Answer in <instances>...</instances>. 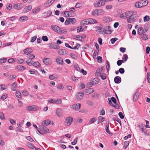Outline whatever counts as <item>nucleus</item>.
<instances>
[{
	"label": "nucleus",
	"instance_id": "nucleus-31",
	"mask_svg": "<svg viewBox=\"0 0 150 150\" xmlns=\"http://www.w3.org/2000/svg\"><path fill=\"white\" fill-rule=\"evenodd\" d=\"M40 7H36L33 9V13H36L40 11Z\"/></svg>",
	"mask_w": 150,
	"mask_h": 150
},
{
	"label": "nucleus",
	"instance_id": "nucleus-30",
	"mask_svg": "<svg viewBox=\"0 0 150 150\" xmlns=\"http://www.w3.org/2000/svg\"><path fill=\"white\" fill-rule=\"evenodd\" d=\"M89 24L97 23L98 22L94 19L91 18H89Z\"/></svg>",
	"mask_w": 150,
	"mask_h": 150
},
{
	"label": "nucleus",
	"instance_id": "nucleus-9",
	"mask_svg": "<svg viewBox=\"0 0 150 150\" xmlns=\"http://www.w3.org/2000/svg\"><path fill=\"white\" fill-rule=\"evenodd\" d=\"M108 100L109 101V104L112 106H113V104L112 103V102L114 104L116 103L117 102L116 99L113 97H112L111 98H108Z\"/></svg>",
	"mask_w": 150,
	"mask_h": 150
},
{
	"label": "nucleus",
	"instance_id": "nucleus-10",
	"mask_svg": "<svg viewBox=\"0 0 150 150\" xmlns=\"http://www.w3.org/2000/svg\"><path fill=\"white\" fill-rule=\"evenodd\" d=\"M130 11H128L125 13H123L120 15V17L123 18H127L129 16H130Z\"/></svg>",
	"mask_w": 150,
	"mask_h": 150
},
{
	"label": "nucleus",
	"instance_id": "nucleus-49",
	"mask_svg": "<svg viewBox=\"0 0 150 150\" xmlns=\"http://www.w3.org/2000/svg\"><path fill=\"white\" fill-rule=\"evenodd\" d=\"M32 61V60L31 59H28L26 61V63L29 66H31L32 65V63L31 62Z\"/></svg>",
	"mask_w": 150,
	"mask_h": 150
},
{
	"label": "nucleus",
	"instance_id": "nucleus-28",
	"mask_svg": "<svg viewBox=\"0 0 150 150\" xmlns=\"http://www.w3.org/2000/svg\"><path fill=\"white\" fill-rule=\"evenodd\" d=\"M81 23V25L89 24V18L86 19L82 21Z\"/></svg>",
	"mask_w": 150,
	"mask_h": 150
},
{
	"label": "nucleus",
	"instance_id": "nucleus-26",
	"mask_svg": "<svg viewBox=\"0 0 150 150\" xmlns=\"http://www.w3.org/2000/svg\"><path fill=\"white\" fill-rule=\"evenodd\" d=\"M103 20L106 23H108L111 21L112 19L110 17H105L103 18Z\"/></svg>",
	"mask_w": 150,
	"mask_h": 150
},
{
	"label": "nucleus",
	"instance_id": "nucleus-20",
	"mask_svg": "<svg viewBox=\"0 0 150 150\" xmlns=\"http://www.w3.org/2000/svg\"><path fill=\"white\" fill-rule=\"evenodd\" d=\"M135 6L137 8H140L143 7L141 0H140L135 4Z\"/></svg>",
	"mask_w": 150,
	"mask_h": 150
},
{
	"label": "nucleus",
	"instance_id": "nucleus-33",
	"mask_svg": "<svg viewBox=\"0 0 150 150\" xmlns=\"http://www.w3.org/2000/svg\"><path fill=\"white\" fill-rule=\"evenodd\" d=\"M27 145L28 147L32 149H33L35 148V146L33 144L29 142L27 143Z\"/></svg>",
	"mask_w": 150,
	"mask_h": 150
},
{
	"label": "nucleus",
	"instance_id": "nucleus-4",
	"mask_svg": "<svg viewBox=\"0 0 150 150\" xmlns=\"http://www.w3.org/2000/svg\"><path fill=\"white\" fill-rule=\"evenodd\" d=\"M38 109V107L35 105L29 106L26 108V110L29 111H36Z\"/></svg>",
	"mask_w": 150,
	"mask_h": 150
},
{
	"label": "nucleus",
	"instance_id": "nucleus-61",
	"mask_svg": "<svg viewBox=\"0 0 150 150\" xmlns=\"http://www.w3.org/2000/svg\"><path fill=\"white\" fill-rule=\"evenodd\" d=\"M118 115L121 119H124V117L122 112H120L118 113Z\"/></svg>",
	"mask_w": 150,
	"mask_h": 150
},
{
	"label": "nucleus",
	"instance_id": "nucleus-47",
	"mask_svg": "<svg viewBox=\"0 0 150 150\" xmlns=\"http://www.w3.org/2000/svg\"><path fill=\"white\" fill-rule=\"evenodd\" d=\"M128 59V56L127 54H124L123 55L122 59L125 62L127 61Z\"/></svg>",
	"mask_w": 150,
	"mask_h": 150
},
{
	"label": "nucleus",
	"instance_id": "nucleus-1",
	"mask_svg": "<svg viewBox=\"0 0 150 150\" xmlns=\"http://www.w3.org/2000/svg\"><path fill=\"white\" fill-rule=\"evenodd\" d=\"M38 129H40L41 132L45 134L50 133L51 132V131L46 126L40 125L39 126Z\"/></svg>",
	"mask_w": 150,
	"mask_h": 150
},
{
	"label": "nucleus",
	"instance_id": "nucleus-23",
	"mask_svg": "<svg viewBox=\"0 0 150 150\" xmlns=\"http://www.w3.org/2000/svg\"><path fill=\"white\" fill-rule=\"evenodd\" d=\"M17 85V83L16 82H15L12 83L11 85V89L13 91H15L16 90V86Z\"/></svg>",
	"mask_w": 150,
	"mask_h": 150
},
{
	"label": "nucleus",
	"instance_id": "nucleus-38",
	"mask_svg": "<svg viewBox=\"0 0 150 150\" xmlns=\"http://www.w3.org/2000/svg\"><path fill=\"white\" fill-rule=\"evenodd\" d=\"M96 120V118H93L91 119L89 122L88 124L90 125L92 123H93Z\"/></svg>",
	"mask_w": 150,
	"mask_h": 150
},
{
	"label": "nucleus",
	"instance_id": "nucleus-56",
	"mask_svg": "<svg viewBox=\"0 0 150 150\" xmlns=\"http://www.w3.org/2000/svg\"><path fill=\"white\" fill-rule=\"evenodd\" d=\"M129 142L128 141H126L125 142L124 146L125 147V149H126L127 147L129 145Z\"/></svg>",
	"mask_w": 150,
	"mask_h": 150
},
{
	"label": "nucleus",
	"instance_id": "nucleus-41",
	"mask_svg": "<svg viewBox=\"0 0 150 150\" xmlns=\"http://www.w3.org/2000/svg\"><path fill=\"white\" fill-rule=\"evenodd\" d=\"M68 19L69 20L70 23H72L73 24L76 22V20L74 18H69Z\"/></svg>",
	"mask_w": 150,
	"mask_h": 150
},
{
	"label": "nucleus",
	"instance_id": "nucleus-34",
	"mask_svg": "<svg viewBox=\"0 0 150 150\" xmlns=\"http://www.w3.org/2000/svg\"><path fill=\"white\" fill-rule=\"evenodd\" d=\"M104 120V118L102 116L99 117L98 119V124L101 123Z\"/></svg>",
	"mask_w": 150,
	"mask_h": 150
},
{
	"label": "nucleus",
	"instance_id": "nucleus-36",
	"mask_svg": "<svg viewBox=\"0 0 150 150\" xmlns=\"http://www.w3.org/2000/svg\"><path fill=\"white\" fill-rule=\"evenodd\" d=\"M49 79L51 80L56 79L57 78V76L56 74H53L50 75L49 76Z\"/></svg>",
	"mask_w": 150,
	"mask_h": 150
},
{
	"label": "nucleus",
	"instance_id": "nucleus-18",
	"mask_svg": "<svg viewBox=\"0 0 150 150\" xmlns=\"http://www.w3.org/2000/svg\"><path fill=\"white\" fill-rule=\"evenodd\" d=\"M25 54H29L33 52V50L31 48H27L23 50Z\"/></svg>",
	"mask_w": 150,
	"mask_h": 150
},
{
	"label": "nucleus",
	"instance_id": "nucleus-22",
	"mask_svg": "<svg viewBox=\"0 0 150 150\" xmlns=\"http://www.w3.org/2000/svg\"><path fill=\"white\" fill-rule=\"evenodd\" d=\"M114 81L115 83H119L121 82V79L120 77L117 76L115 77Z\"/></svg>",
	"mask_w": 150,
	"mask_h": 150
},
{
	"label": "nucleus",
	"instance_id": "nucleus-63",
	"mask_svg": "<svg viewBox=\"0 0 150 150\" xmlns=\"http://www.w3.org/2000/svg\"><path fill=\"white\" fill-rule=\"evenodd\" d=\"M27 18V17L25 16H23L20 17L19 18V20L21 21H23L24 20H25Z\"/></svg>",
	"mask_w": 150,
	"mask_h": 150
},
{
	"label": "nucleus",
	"instance_id": "nucleus-11",
	"mask_svg": "<svg viewBox=\"0 0 150 150\" xmlns=\"http://www.w3.org/2000/svg\"><path fill=\"white\" fill-rule=\"evenodd\" d=\"M58 53L59 54L62 55H66L68 53V52L64 49H62L59 50L58 51Z\"/></svg>",
	"mask_w": 150,
	"mask_h": 150
},
{
	"label": "nucleus",
	"instance_id": "nucleus-42",
	"mask_svg": "<svg viewBox=\"0 0 150 150\" xmlns=\"http://www.w3.org/2000/svg\"><path fill=\"white\" fill-rule=\"evenodd\" d=\"M56 44L54 43H51L50 45V49H56L55 48V45H56Z\"/></svg>",
	"mask_w": 150,
	"mask_h": 150
},
{
	"label": "nucleus",
	"instance_id": "nucleus-54",
	"mask_svg": "<svg viewBox=\"0 0 150 150\" xmlns=\"http://www.w3.org/2000/svg\"><path fill=\"white\" fill-rule=\"evenodd\" d=\"M147 80L149 83H150V72L147 73Z\"/></svg>",
	"mask_w": 150,
	"mask_h": 150
},
{
	"label": "nucleus",
	"instance_id": "nucleus-37",
	"mask_svg": "<svg viewBox=\"0 0 150 150\" xmlns=\"http://www.w3.org/2000/svg\"><path fill=\"white\" fill-rule=\"evenodd\" d=\"M144 32V29L142 27H140L139 28L138 33L139 35H142Z\"/></svg>",
	"mask_w": 150,
	"mask_h": 150
},
{
	"label": "nucleus",
	"instance_id": "nucleus-15",
	"mask_svg": "<svg viewBox=\"0 0 150 150\" xmlns=\"http://www.w3.org/2000/svg\"><path fill=\"white\" fill-rule=\"evenodd\" d=\"M94 91V90L93 88H89L86 89L84 91L86 95H88L93 93Z\"/></svg>",
	"mask_w": 150,
	"mask_h": 150
},
{
	"label": "nucleus",
	"instance_id": "nucleus-6",
	"mask_svg": "<svg viewBox=\"0 0 150 150\" xmlns=\"http://www.w3.org/2000/svg\"><path fill=\"white\" fill-rule=\"evenodd\" d=\"M133 12L132 11H130V16H129V18L127 19V21L128 23H133L134 21V15H133Z\"/></svg>",
	"mask_w": 150,
	"mask_h": 150
},
{
	"label": "nucleus",
	"instance_id": "nucleus-45",
	"mask_svg": "<svg viewBox=\"0 0 150 150\" xmlns=\"http://www.w3.org/2000/svg\"><path fill=\"white\" fill-rule=\"evenodd\" d=\"M18 69L19 70L23 71L25 69V68L23 66L19 65L18 66Z\"/></svg>",
	"mask_w": 150,
	"mask_h": 150
},
{
	"label": "nucleus",
	"instance_id": "nucleus-35",
	"mask_svg": "<svg viewBox=\"0 0 150 150\" xmlns=\"http://www.w3.org/2000/svg\"><path fill=\"white\" fill-rule=\"evenodd\" d=\"M109 124H108L106 125L105 126V130L110 135L112 136V134L110 132V131L109 129Z\"/></svg>",
	"mask_w": 150,
	"mask_h": 150
},
{
	"label": "nucleus",
	"instance_id": "nucleus-51",
	"mask_svg": "<svg viewBox=\"0 0 150 150\" xmlns=\"http://www.w3.org/2000/svg\"><path fill=\"white\" fill-rule=\"evenodd\" d=\"M26 139L30 142H34V140L33 139L31 138L30 136H28L26 137Z\"/></svg>",
	"mask_w": 150,
	"mask_h": 150
},
{
	"label": "nucleus",
	"instance_id": "nucleus-25",
	"mask_svg": "<svg viewBox=\"0 0 150 150\" xmlns=\"http://www.w3.org/2000/svg\"><path fill=\"white\" fill-rule=\"evenodd\" d=\"M43 62L46 65H49L50 64V59L48 58H44Z\"/></svg>",
	"mask_w": 150,
	"mask_h": 150
},
{
	"label": "nucleus",
	"instance_id": "nucleus-40",
	"mask_svg": "<svg viewBox=\"0 0 150 150\" xmlns=\"http://www.w3.org/2000/svg\"><path fill=\"white\" fill-rule=\"evenodd\" d=\"M7 58L5 57L2 58L0 59V64L5 62L7 60Z\"/></svg>",
	"mask_w": 150,
	"mask_h": 150
},
{
	"label": "nucleus",
	"instance_id": "nucleus-17",
	"mask_svg": "<svg viewBox=\"0 0 150 150\" xmlns=\"http://www.w3.org/2000/svg\"><path fill=\"white\" fill-rule=\"evenodd\" d=\"M32 8V6L31 5L26 6L25 7L23 10V12L26 13L30 11Z\"/></svg>",
	"mask_w": 150,
	"mask_h": 150
},
{
	"label": "nucleus",
	"instance_id": "nucleus-55",
	"mask_svg": "<svg viewBox=\"0 0 150 150\" xmlns=\"http://www.w3.org/2000/svg\"><path fill=\"white\" fill-rule=\"evenodd\" d=\"M86 85L88 87H91L93 85V84L91 82L87 83Z\"/></svg>",
	"mask_w": 150,
	"mask_h": 150
},
{
	"label": "nucleus",
	"instance_id": "nucleus-60",
	"mask_svg": "<svg viewBox=\"0 0 150 150\" xmlns=\"http://www.w3.org/2000/svg\"><path fill=\"white\" fill-rule=\"evenodd\" d=\"M9 120L10 121L11 123L13 125H14L16 124V122L13 119L10 118L9 119Z\"/></svg>",
	"mask_w": 150,
	"mask_h": 150
},
{
	"label": "nucleus",
	"instance_id": "nucleus-29",
	"mask_svg": "<svg viewBox=\"0 0 150 150\" xmlns=\"http://www.w3.org/2000/svg\"><path fill=\"white\" fill-rule=\"evenodd\" d=\"M73 38L77 40L81 41L82 37L79 35H74L73 36Z\"/></svg>",
	"mask_w": 150,
	"mask_h": 150
},
{
	"label": "nucleus",
	"instance_id": "nucleus-32",
	"mask_svg": "<svg viewBox=\"0 0 150 150\" xmlns=\"http://www.w3.org/2000/svg\"><path fill=\"white\" fill-rule=\"evenodd\" d=\"M67 31L65 29H64L59 28L58 33L66 34L67 33Z\"/></svg>",
	"mask_w": 150,
	"mask_h": 150
},
{
	"label": "nucleus",
	"instance_id": "nucleus-44",
	"mask_svg": "<svg viewBox=\"0 0 150 150\" xmlns=\"http://www.w3.org/2000/svg\"><path fill=\"white\" fill-rule=\"evenodd\" d=\"M55 101V103L57 104H60L62 103V100L60 99H57Z\"/></svg>",
	"mask_w": 150,
	"mask_h": 150
},
{
	"label": "nucleus",
	"instance_id": "nucleus-21",
	"mask_svg": "<svg viewBox=\"0 0 150 150\" xmlns=\"http://www.w3.org/2000/svg\"><path fill=\"white\" fill-rule=\"evenodd\" d=\"M62 110L60 108H58L56 112V114L59 117L62 116Z\"/></svg>",
	"mask_w": 150,
	"mask_h": 150
},
{
	"label": "nucleus",
	"instance_id": "nucleus-64",
	"mask_svg": "<svg viewBox=\"0 0 150 150\" xmlns=\"http://www.w3.org/2000/svg\"><path fill=\"white\" fill-rule=\"evenodd\" d=\"M98 95L97 92L94 93L92 95V97L93 98H96L98 96Z\"/></svg>",
	"mask_w": 150,
	"mask_h": 150
},
{
	"label": "nucleus",
	"instance_id": "nucleus-46",
	"mask_svg": "<svg viewBox=\"0 0 150 150\" xmlns=\"http://www.w3.org/2000/svg\"><path fill=\"white\" fill-rule=\"evenodd\" d=\"M40 64L38 62H34L32 65H34L35 67H38Z\"/></svg>",
	"mask_w": 150,
	"mask_h": 150
},
{
	"label": "nucleus",
	"instance_id": "nucleus-57",
	"mask_svg": "<svg viewBox=\"0 0 150 150\" xmlns=\"http://www.w3.org/2000/svg\"><path fill=\"white\" fill-rule=\"evenodd\" d=\"M78 139V137H76L73 142H71V144L73 145H75L77 143Z\"/></svg>",
	"mask_w": 150,
	"mask_h": 150
},
{
	"label": "nucleus",
	"instance_id": "nucleus-2",
	"mask_svg": "<svg viewBox=\"0 0 150 150\" xmlns=\"http://www.w3.org/2000/svg\"><path fill=\"white\" fill-rule=\"evenodd\" d=\"M104 13V11L100 9L95 10L92 12V14L94 16H99L103 14Z\"/></svg>",
	"mask_w": 150,
	"mask_h": 150
},
{
	"label": "nucleus",
	"instance_id": "nucleus-48",
	"mask_svg": "<svg viewBox=\"0 0 150 150\" xmlns=\"http://www.w3.org/2000/svg\"><path fill=\"white\" fill-rule=\"evenodd\" d=\"M83 29H82V27L81 26H80L79 27H78L77 28V32H80L83 31Z\"/></svg>",
	"mask_w": 150,
	"mask_h": 150
},
{
	"label": "nucleus",
	"instance_id": "nucleus-24",
	"mask_svg": "<svg viewBox=\"0 0 150 150\" xmlns=\"http://www.w3.org/2000/svg\"><path fill=\"white\" fill-rule=\"evenodd\" d=\"M51 28L55 32L58 33L59 27L56 25H52L51 26Z\"/></svg>",
	"mask_w": 150,
	"mask_h": 150
},
{
	"label": "nucleus",
	"instance_id": "nucleus-43",
	"mask_svg": "<svg viewBox=\"0 0 150 150\" xmlns=\"http://www.w3.org/2000/svg\"><path fill=\"white\" fill-rule=\"evenodd\" d=\"M103 69V67H102L100 69H98L96 71V73L97 74H99V75H100V74L99 73L100 72H102Z\"/></svg>",
	"mask_w": 150,
	"mask_h": 150
},
{
	"label": "nucleus",
	"instance_id": "nucleus-8",
	"mask_svg": "<svg viewBox=\"0 0 150 150\" xmlns=\"http://www.w3.org/2000/svg\"><path fill=\"white\" fill-rule=\"evenodd\" d=\"M72 120L73 118L71 117H67L66 119L65 122V125L67 126L70 125L72 122Z\"/></svg>",
	"mask_w": 150,
	"mask_h": 150
},
{
	"label": "nucleus",
	"instance_id": "nucleus-7",
	"mask_svg": "<svg viewBox=\"0 0 150 150\" xmlns=\"http://www.w3.org/2000/svg\"><path fill=\"white\" fill-rule=\"evenodd\" d=\"M103 30H104L105 33L107 34H110L112 32V31L110 30V27L109 26L105 27L103 29Z\"/></svg>",
	"mask_w": 150,
	"mask_h": 150
},
{
	"label": "nucleus",
	"instance_id": "nucleus-58",
	"mask_svg": "<svg viewBox=\"0 0 150 150\" xmlns=\"http://www.w3.org/2000/svg\"><path fill=\"white\" fill-rule=\"evenodd\" d=\"M12 5L11 4H7L6 8L7 10H10L12 8Z\"/></svg>",
	"mask_w": 150,
	"mask_h": 150
},
{
	"label": "nucleus",
	"instance_id": "nucleus-19",
	"mask_svg": "<svg viewBox=\"0 0 150 150\" xmlns=\"http://www.w3.org/2000/svg\"><path fill=\"white\" fill-rule=\"evenodd\" d=\"M51 123L50 121L49 120H46L43 121L42 122V126H47L49 125Z\"/></svg>",
	"mask_w": 150,
	"mask_h": 150
},
{
	"label": "nucleus",
	"instance_id": "nucleus-59",
	"mask_svg": "<svg viewBox=\"0 0 150 150\" xmlns=\"http://www.w3.org/2000/svg\"><path fill=\"white\" fill-rule=\"evenodd\" d=\"M70 56L74 59H76L77 57L76 54L73 53L70 54Z\"/></svg>",
	"mask_w": 150,
	"mask_h": 150
},
{
	"label": "nucleus",
	"instance_id": "nucleus-3",
	"mask_svg": "<svg viewBox=\"0 0 150 150\" xmlns=\"http://www.w3.org/2000/svg\"><path fill=\"white\" fill-rule=\"evenodd\" d=\"M105 4L104 0H100L96 1L94 5L95 7H98L104 5Z\"/></svg>",
	"mask_w": 150,
	"mask_h": 150
},
{
	"label": "nucleus",
	"instance_id": "nucleus-52",
	"mask_svg": "<svg viewBox=\"0 0 150 150\" xmlns=\"http://www.w3.org/2000/svg\"><path fill=\"white\" fill-rule=\"evenodd\" d=\"M150 20V17L148 16H146L144 18V22L148 21Z\"/></svg>",
	"mask_w": 150,
	"mask_h": 150
},
{
	"label": "nucleus",
	"instance_id": "nucleus-27",
	"mask_svg": "<svg viewBox=\"0 0 150 150\" xmlns=\"http://www.w3.org/2000/svg\"><path fill=\"white\" fill-rule=\"evenodd\" d=\"M139 94L138 92L136 93L134 95L133 97V100L134 101H136L138 98Z\"/></svg>",
	"mask_w": 150,
	"mask_h": 150
},
{
	"label": "nucleus",
	"instance_id": "nucleus-53",
	"mask_svg": "<svg viewBox=\"0 0 150 150\" xmlns=\"http://www.w3.org/2000/svg\"><path fill=\"white\" fill-rule=\"evenodd\" d=\"M118 40V38H112L111 39L110 41L112 44H113L115 42Z\"/></svg>",
	"mask_w": 150,
	"mask_h": 150
},
{
	"label": "nucleus",
	"instance_id": "nucleus-62",
	"mask_svg": "<svg viewBox=\"0 0 150 150\" xmlns=\"http://www.w3.org/2000/svg\"><path fill=\"white\" fill-rule=\"evenodd\" d=\"M16 96L18 98H20L21 97V94L19 91H17L16 93Z\"/></svg>",
	"mask_w": 150,
	"mask_h": 150
},
{
	"label": "nucleus",
	"instance_id": "nucleus-39",
	"mask_svg": "<svg viewBox=\"0 0 150 150\" xmlns=\"http://www.w3.org/2000/svg\"><path fill=\"white\" fill-rule=\"evenodd\" d=\"M141 1L142 3V6H143V7L146 6L148 4V1L147 0H142Z\"/></svg>",
	"mask_w": 150,
	"mask_h": 150
},
{
	"label": "nucleus",
	"instance_id": "nucleus-13",
	"mask_svg": "<svg viewBox=\"0 0 150 150\" xmlns=\"http://www.w3.org/2000/svg\"><path fill=\"white\" fill-rule=\"evenodd\" d=\"M81 107V104L78 103L77 104H74L71 106V108L76 110H79Z\"/></svg>",
	"mask_w": 150,
	"mask_h": 150
},
{
	"label": "nucleus",
	"instance_id": "nucleus-14",
	"mask_svg": "<svg viewBox=\"0 0 150 150\" xmlns=\"http://www.w3.org/2000/svg\"><path fill=\"white\" fill-rule=\"evenodd\" d=\"M99 73L100 74V75H99V74L96 73V75L98 77L100 76L101 78L103 80L105 79L106 78V76L105 74L102 72H100Z\"/></svg>",
	"mask_w": 150,
	"mask_h": 150
},
{
	"label": "nucleus",
	"instance_id": "nucleus-5",
	"mask_svg": "<svg viewBox=\"0 0 150 150\" xmlns=\"http://www.w3.org/2000/svg\"><path fill=\"white\" fill-rule=\"evenodd\" d=\"M84 93L82 92L78 93L75 95V98L78 100L82 99L83 97Z\"/></svg>",
	"mask_w": 150,
	"mask_h": 150
},
{
	"label": "nucleus",
	"instance_id": "nucleus-50",
	"mask_svg": "<svg viewBox=\"0 0 150 150\" xmlns=\"http://www.w3.org/2000/svg\"><path fill=\"white\" fill-rule=\"evenodd\" d=\"M0 118L2 120H5V118L4 117V114L2 112H0Z\"/></svg>",
	"mask_w": 150,
	"mask_h": 150
},
{
	"label": "nucleus",
	"instance_id": "nucleus-16",
	"mask_svg": "<svg viewBox=\"0 0 150 150\" xmlns=\"http://www.w3.org/2000/svg\"><path fill=\"white\" fill-rule=\"evenodd\" d=\"M56 62L57 64H63V63L62 59L61 57H57L56 59Z\"/></svg>",
	"mask_w": 150,
	"mask_h": 150
},
{
	"label": "nucleus",
	"instance_id": "nucleus-12",
	"mask_svg": "<svg viewBox=\"0 0 150 150\" xmlns=\"http://www.w3.org/2000/svg\"><path fill=\"white\" fill-rule=\"evenodd\" d=\"M22 4H15L14 5L13 7L14 9L17 10H20L23 7Z\"/></svg>",
	"mask_w": 150,
	"mask_h": 150
}]
</instances>
